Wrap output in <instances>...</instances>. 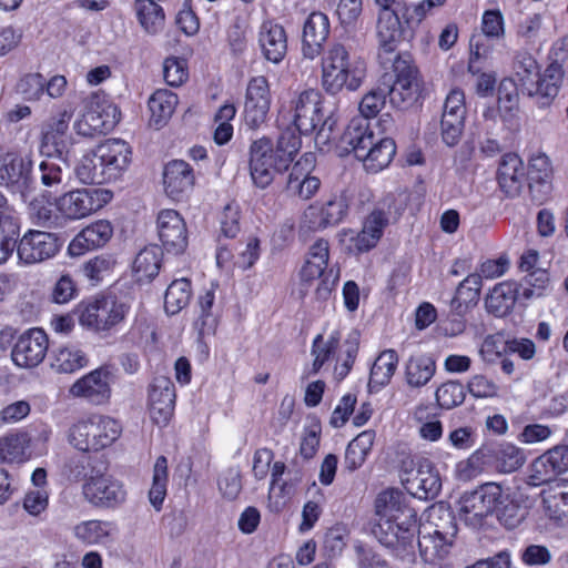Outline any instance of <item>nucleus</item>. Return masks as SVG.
Masks as SVG:
<instances>
[{
	"instance_id": "nucleus-2",
	"label": "nucleus",
	"mask_w": 568,
	"mask_h": 568,
	"mask_svg": "<svg viewBox=\"0 0 568 568\" xmlns=\"http://www.w3.org/2000/svg\"><path fill=\"white\" fill-rule=\"evenodd\" d=\"M321 54V80L326 92H353L363 85L367 75V63L351 47L333 42Z\"/></svg>"
},
{
	"instance_id": "nucleus-5",
	"label": "nucleus",
	"mask_w": 568,
	"mask_h": 568,
	"mask_svg": "<svg viewBox=\"0 0 568 568\" xmlns=\"http://www.w3.org/2000/svg\"><path fill=\"white\" fill-rule=\"evenodd\" d=\"M130 310L128 303L111 295L81 302L77 307L80 325L99 334L120 329Z\"/></svg>"
},
{
	"instance_id": "nucleus-51",
	"label": "nucleus",
	"mask_w": 568,
	"mask_h": 568,
	"mask_svg": "<svg viewBox=\"0 0 568 568\" xmlns=\"http://www.w3.org/2000/svg\"><path fill=\"white\" fill-rule=\"evenodd\" d=\"M481 280L477 273L469 274L457 287L452 307L462 314L469 305H475L480 296Z\"/></svg>"
},
{
	"instance_id": "nucleus-24",
	"label": "nucleus",
	"mask_w": 568,
	"mask_h": 568,
	"mask_svg": "<svg viewBox=\"0 0 568 568\" xmlns=\"http://www.w3.org/2000/svg\"><path fill=\"white\" fill-rule=\"evenodd\" d=\"M175 407V387L165 376L153 379L149 389L150 417L159 426H165L173 416Z\"/></svg>"
},
{
	"instance_id": "nucleus-46",
	"label": "nucleus",
	"mask_w": 568,
	"mask_h": 568,
	"mask_svg": "<svg viewBox=\"0 0 568 568\" xmlns=\"http://www.w3.org/2000/svg\"><path fill=\"white\" fill-rule=\"evenodd\" d=\"M163 251L158 245L142 248L133 262V273L138 282H150L160 272Z\"/></svg>"
},
{
	"instance_id": "nucleus-16",
	"label": "nucleus",
	"mask_w": 568,
	"mask_h": 568,
	"mask_svg": "<svg viewBox=\"0 0 568 568\" xmlns=\"http://www.w3.org/2000/svg\"><path fill=\"white\" fill-rule=\"evenodd\" d=\"M118 122L116 105L94 97L88 102L83 114L74 122L73 128L79 135L92 138L109 133Z\"/></svg>"
},
{
	"instance_id": "nucleus-57",
	"label": "nucleus",
	"mask_w": 568,
	"mask_h": 568,
	"mask_svg": "<svg viewBox=\"0 0 568 568\" xmlns=\"http://www.w3.org/2000/svg\"><path fill=\"white\" fill-rule=\"evenodd\" d=\"M514 71L523 92L540 73L537 60L529 53L517 54Z\"/></svg>"
},
{
	"instance_id": "nucleus-60",
	"label": "nucleus",
	"mask_w": 568,
	"mask_h": 568,
	"mask_svg": "<svg viewBox=\"0 0 568 568\" xmlns=\"http://www.w3.org/2000/svg\"><path fill=\"white\" fill-rule=\"evenodd\" d=\"M99 158L97 151L85 154L81 158L75 166V175L81 183L84 184H102L108 182L106 176L102 172H95V162Z\"/></svg>"
},
{
	"instance_id": "nucleus-14",
	"label": "nucleus",
	"mask_w": 568,
	"mask_h": 568,
	"mask_svg": "<svg viewBox=\"0 0 568 568\" xmlns=\"http://www.w3.org/2000/svg\"><path fill=\"white\" fill-rule=\"evenodd\" d=\"M0 186L18 193L23 202H28L34 189L31 161L16 151L0 149Z\"/></svg>"
},
{
	"instance_id": "nucleus-26",
	"label": "nucleus",
	"mask_w": 568,
	"mask_h": 568,
	"mask_svg": "<svg viewBox=\"0 0 568 568\" xmlns=\"http://www.w3.org/2000/svg\"><path fill=\"white\" fill-rule=\"evenodd\" d=\"M159 239L168 252L182 253L187 246L186 224L175 210H162L156 220Z\"/></svg>"
},
{
	"instance_id": "nucleus-4",
	"label": "nucleus",
	"mask_w": 568,
	"mask_h": 568,
	"mask_svg": "<svg viewBox=\"0 0 568 568\" xmlns=\"http://www.w3.org/2000/svg\"><path fill=\"white\" fill-rule=\"evenodd\" d=\"M359 346L358 334L353 332L339 344V334L333 332L327 338L322 334L315 336L312 343L311 355L314 357L310 374H317L326 363L336 359L334 368L337 378L347 376L357 356Z\"/></svg>"
},
{
	"instance_id": "nucleus-34",
	"label": "nucleus",
	"mask_w": 568,
	"mask_h": 568,
	"mask_svg": "<svg viewBox=\"0 0 568 568\" xmlns=\"http://www.w3.org/2000/svg\"><path fill=\"white\" fill-rule=\"evenodd\" d=\"M258 43L264 58L273 63H280L287 52V36L284 28L271 20L261 24Z\"/></svg>"
},
{
	"instance_id": "nucleus-32",
	"label": "nucleus",
	"mask_w": 568,
	"mask_h": 568,
	"mask_svg": "<svg viewBox=\"0 0 568 568\" xmlns=\"http://www.w3.org/2000/svg\"><path fill=\"white\" fill-rule=\"evenodd\" d=\"M113 235V226L106 220H98L85 226L70 242L68 251L72 256H79L87 251L104 246Z\"/></svg>"
},
{
	"instance_id": "nucleus-43",
	"label": "nucleus",
	"mask_w": 568,
	"mask_h": 568,
	"mask_svg": "<svg viewBox=\"0 0 568 568\" xmlns=\"http://www.w3.org/2000/svg\"><path fill=\"white\" fill-rule=\"evenodd\" d=\"M518 295L520 292L516 283L509 281L498 283L486 297V310L497 317H503L513 310Z\"/></svg>"
},
{
	"instance_id": "nucleus-47",
	"label": "nucleus",
	"mask_w": 568,
	"mask_h": 568,
	"mask_svg": "<svg viewBox=\"0 0 568 568\" xmlns=\"http://www.w3.org/2000/svg\"><path fill=\"white\" fill-rule=\"evenodd\" d=\"M88 364V355L75 345L60 346L52 353L51 366L59 373H74Z\"/></svg>"
},
{
	"instance_id": "nucleus-55",
	"label": "nucleus",
	"mask_w": 568,
	"mask_h": 568,
	"mask_svg": "<svg viewBox=\"0 0 568 568\" xmlns=\"http://www.w3.org/2000/svg\"><path fill=\"white\" fill-rule=\"evenodd\" d=\"M168 479V459L160 456L153 467L152 486L149 490V500L158 511L162 508L166 496Z\"/></svg>"
},
{
	"instance_id": "nucleus-37",
	"label": "nucleus",
	"mask_w": 568,
	"mask_h": 568,
	"mask_svg": "<svg viewBox=\"0 0 568 568\" xmlns=\"http://www.w3.org/2000/svg\"><path fill=\"white\" fill-rule=\"evenodd\" d=\"M395 154L396 144L393 139L375 138L365 150L363 158L358 160L363 162L368 173H378L390 164Z\"/></svg>"
},
{
	"instance_id": "nucleus-21",
	"label": "nucleus",
	"mask_w": 568,
	"mask_h": 568,
	"mask_svg": "<svg viewBox=\"0 0 568 568\" xmlns=\"http://www.w3.org/2000/svg\"><path fill=\"white\" fill-rule=\"evenodd\" d=\"M271 100L267 79L263 75L252 78L246 87L244 104V119L250 128H258L266 121Z\"/></svg>"
},
{
	"instance_id": "nucleus-11",
	"label": "nucleus",
	"mask_w": 568,
	"mask_h": 568,
	"mask_svg": "<svg viewBox=\"0 0 568 568\" xmlns=\"http://www.w3.org/2000/svg\"><path fill=\"white\" fill-rule=\"evenodd\" d=\"M329 258V245L324 239L317 240L308 252L307 260L300 272L301 292L306 294L308 290L316 285L315 293L318 298H326L336 283L337 275L332 280L325 270Z\"/></svg>"
},
{
	"instance_id": "nucleus-8",
	"label": "nucleus",
	"mask_w": 568,
	"mask_h": 568,
	"mask_svg": "<svg viewBox=\"0 0 568 568\" xmlns=\"http://www.w3.org/2000/svg\"><path fill=\"white\" fill-rule=\"evenodd\" d=\"M568 59V44L565 40L556 42L551 49L550 63L542 73L526 88L525 94L534 99L539 108L549 106L558 95L565 75Z\"/></svg>"
},
{
	"instance_id": "nucleus-33",
	"label": "nucleus",
	"mask_w": 568,
	"mask_h": 568,
	"mask_svg": "<svg viewBox=\"0 0 568 568\" xmlns=\"http://www.w3.org/2000/svg\"><path fill=\"white\" fill-rule=\"evenodd\" d=\"M526 171L524 162L515 153L504 154L500 159L497 181L500 190L510 197L517 196L524 186Z\"/></svg>"
},
{
	"instance_id": "nucleus-48",
	"label": "nucleus",
	"mask_w": 568,
	"mask_h": 568,
	"mask_svg": "<svg viewBox=\"0 0 568 568\" xmlns=\"http://www.w3.org/2000/svg\"><path fill=\"white\" fill-rule=\"evenodd\" d=\"M436 372V363L426 355L412 356L405 366V378L410 387L425 386Z\"/></svg>"
},
{
	"instance_id": "nucleus-56",
	"label": "nucleus",
	"mask_w": 568,
	"mask_h": 568,
	"mask_svg": "<svg viewBox=\"0 0 568 568\" xmlns=\"http://www.w3.org/2000/svg\"><path fill=\"white\" fill-rule=\"evenodd\" d=\"M351 197L349 191L344 190L339 193L333 194L327 202L321 205L325 221L329 226L337 225L347 215Z\"/></svg>"
},
{
	"instance_id": "nucleus-49",
	"label": "nucleus",
	"mask_w": 568,
	"mask_h": 568,
	"mask_svg": "<svg viewBox=\"0 0 568 568\" xmlns=\"http://www.w3.org/2000/svg\"><path fill=\"white\" fill-rule=\"evenodd\" d=\"M484 446L473 452L467 458L458 462L454 468L457 480L468 483L490 468Z\"/></svg>"
},
{
	"instance_id": "nucleus-7",
	"label": "nucleus",
	"mask_w": 568,
	"mask_h": 568,
	"mask_svg": "<svg viewBox=\"0 0 568 568\" xmlns=\"http://www.w3.org/2000/svg\"><path fill=\"white\" fill-rule=\"evenodd\" d=\"M293 122L302 134L314 132L320 125L316 133L315 142L317 144H326L332 140L331 132L333 121L328 118L324 119L322 95L315 89L302 91L292 101Z\"/></svg>"
},
{
	"instance_id": "nucleus-42",
	"label": "nucleus",
	"mask_w": 568,
	"mask_h": 568,
	"mask_svg": "<svg viewBox=\"0 0 568 568\" xmlns=\"http://www.w3.org/2000/svg\"><path fill=\"white\" fill-rule=\"evenodd\" d=\"M68 176V164L62 156H45L39 163L37 179L47 192H58Z\"/></svg>"
},
{
	"instance_id": "nucleus-53",
	"label": "nucleus",
	"mask_w": 568,
	"mask_h": 568,
	"mask_svg": "<svg viewBox=\"0 0 568 568\" xmlns=\"http://www.w3.org/2000/svg\"><path fill=\"white\" fill-rule=\"evenodd\" d=\"M30 438L27 433H11L0 438V462L21 463L26 459V452Z\"/></svg>"
},
{
	"instance_id": "nucleus-28",
	"label": "nucleus",
	"mask_w": 568,
	"mask_h": 568,
	"mask_svg": "<svg viewBox=\"0 0 568 568\" xmlns=\"http://www.w3.org/2000/svg\"><path fill=\"white\" fill-rule=\"evenodd\" d=\"M110 377L111 373L108 368H97L73 383L70 394L85 398L95 405L104 404L111 396Z\"/></svg>"
},
{
	"instance_id": "nucleus-39",
	"label": "nucleus",
	"mask_w": 568,
	"mask_h": 568,
	"mask_svg": "<svg viewBox=\"0 0 568 568\" xmlns=\"http://www.w3.org/2000/svg\"><path fill=\"white\" fill-rule=\"evenodd\" d=\"M214 303L215 287L212 284L211 288L205 290L197 296V317L194 322V328L201 338L213 335L216 331L219 314L214 311Z\"/></svg>"
},
{
	"instance_id": "nucleus-1",
	"label": "nucleus",
	"mask_w": 568,
	"mask_h": 568,
	"mask_svg": "<svg viewBox=\"0 0 568 568\" xmlns=\"http://www.w3.org/2000/svg\"><path fill=\"white\" fill-rule=\"evenodd\" d=\"M376 515L373 534L377 540L403 562L414 564L416 513L405 504L404 496L395 490L379 494L376 499Z\"/></svg>"
},
{
	"instance_id": "nucleus-18",
	"label": "nucleus",
	"mask_w": 568,
	"mask_h": 568,
	"mask_svg": "<svg viewBox=\"0 0 568 568\" xmlns=\"http://www.w3.org/2000/svg\"><path fill=\"white\" fill-rule=\"evenodd\" d=\"M447 526L439 528L438 526L425 525L419 530L417 546L419 555L425 562H435L444 559L450 551L454 538L457 534V527L454 518L447 514Z\"/></svg>"
},
{
	"instance_id": "nucleus-27",
	"label": "nucleus",
	"mask_w": 568,
	"mask_h": 568,
	"mask_svg": "<svg viewBox=\"0 0 568 568\" xmlns=\"http://www.w3.org/2000/svg\"><path fill=\"white\" fill-rule=\"evenodd\" d=\"M71 532L81 545L109 547L118 539L119 528L110 520L87 519L77 523Z\"/></svg>"
},
{
	"instance_id": "nucleus-50",
	"label": "nucleus",
	"mask_w": 568,
	"mask_h": 568,
	"mask_svg": "<svg viewBox=\"0 0 568 568\" xmlns=\"http://www.w3.org/2000/svg\"><path fill=\"white\" fill-rule=\"evenodd\" d=\"M375 433L373 430H364L348 444L344 462L348 470H356L364 464L373 447Z\"/></svg>"
},
{
	"instance_id": "nucleus-22",
	"label": "nucleus",
	"mask_w": 568,
	"mask_h": 568,
	"mask_svg": "<svg viewBox=\"0 0 568 568\" xmlns=\"http://www.w3.org/2000/svg\"><path fill=\"white\" fill-rule=\"evenodd\" d=\"M465 118V93L460 89H453L446 97L440 122L442 138L448 146H454L459 142Z\"/></svg>"
},
{
	"instance_id": "nucleus-59",
	"label": "nucleus",
	"mask_w": 568,
	"mask_h": 568,
	"mask_svg": "<svg viewBox=\"0 0 568 568\" xmlns=\"http://www.w3.org/2000/svg\"><path fill=\"white\" fill-rule=\"evenodd\" d=\"M45 78L40 73H28L20 78L16 91L27 101H38L44 93Z\"/></svg>"
},
{
	"instance_id": "nucleus-13",
	"label": "nucleus",
	"mask_w": 568,
	"mask_h": 568,
	"mask_svg": "<svg viewBox=\"0 0 568 568\" xmlns=\"http://www.w3.org/2000/svg\"><path fill=\"white\" fill-rule=\"evenodd\" d=\"M504 503L503 487L494 481L485 483L473 491L465 493L459 501V511L466 523L480 524Z\"/></svg>"
},
{
	"instance_id": "nucleus-15",
	"label": "nucleus",
	"mask_w": 568,
	"mask_h": 568,
	"mask_svg": "<svg viewBox=\"0 0 568 568\" xmlns=\"http://www.w3.org/2000/svg\"><path fill=\"white\" fill-rule=\"evenodd\" d=\"M19 262L36 265L55 257L62 248V242L55 233L28 230L16 242Z\"/></svg>"
},
{
	"instance_id": "nucleus-41",
	"label": "nucleus",
	"mask_w": 568,
	"mask_h": 568,
	"mask_svg": "<svg viewBox=\"0 0 568 568\" xmlns=\"http://www.w3.org/2000/svg\"><path fill=\"white\" fill-rule=\"evenodd\" d=\"M375 134L369 129L365 119L355 118L351 120L344 133L341 136V142L345 145V150L353 152L358 160L363 158L365 150L371 145L375 139Z\"/></svg>"
},
{
	"instance_id": "nucleus-19",
	"label": "nucleus",
	"mask_w": 568,
	"mask_h": 568,
	"mask_svg": "<svg viewBox=\"0 0 568 568\" xmlns=\"http://www.w3.org/2000/svg\"><path fill=\"white\" fill-rule=\"evenodd\" d=\"M568 470V446L557 445L536 457L527 470L526 483L538 487Z\"/></svg>"
},
{
	"instance_id": "nucleus-3",
	"label": "nucleus",
	"mask_w": 568,
	"mask_h": 568,
	"mask_svg": "<svg viewBox=\"0 0 568 568\" xmlns=\"http://www.w3.org/2000/svg\"><path fill=\"white\" fill-rule=\"evenodd\" d=\"M120 423L105 415L92 414L70 425L67 442L81 453H95L112 445L121 435Z\"/></svg>"
},
{
	"instance_id": "nucleus-44",
	"label": "nucleus",
	"mask_w": 568,
	"mask_h": 568,
	"mask_svg": "<svg viewBox=\"0 0 568 568\" xmlns=\"http://www.w3.org/2000/svg\"><path fill=\"white\" fill-rule=\"evenodd\" d=\"M134 12L142 30L150 34L161 33L165 27L163 8L153 0H135Z\"/></svg>"
},
{
	"instance_id": "nucleus-20",
	"label": "nucleus",
	"mask_w": 568,
	"mask_h": 568,
	"mask_svg": "<svg viewBox=\"0 0 568 568\" xmlns=\"http://www.w3.org/2000/svg\"><path fill=\"white\" fill-rule=\"evenodd\" d=\"M49 348V338L41 328H30L21 334L11 351L13 364L20 368H34L39 366Z\"/></svg>"
},
{
	"instance_id": "nucleus-38",
	"label": "nucleus",
	"mask_w": 568,
	"mask_h": 568,
	"mask_svg": "<svg viewBox=\"0 0 568 568\" xmlns=\"http://www.w3.org/2000/svg\"><path fill=\"white\" fill-rule=\"evenodd\" d=\"M379 43V58L383 53H394L400 39V22L390 8L381 9L376 27Z\"/></svg>"
},
{
	"instance_id": "nucleus-25",
	"label": "nucleus",
	"mask_w": 568,
	"mask_h": 568,
	"mask_svg": "<svg viewBox=\"0 0 568 568\" xmlns=\"http://www.w3.org/2000/svg\"><path fill=\"white\" fill-rule=\"evenodd\" d=\"M315 165L316 156L312 152L304 153L294 163L286 183V190L290 194L302 200H308L316 194L321 181L317 176L311 174Z\"/></svg>"
},
{
	"instance_id": "nucleus-58",
	"label": "nucleus",
	"mask_w": 568,
	"mask_h": 568,
	"mask_svg": "<svg viewBox=\"0 0 568 568\" xmlns=\"http://www.w3.org/2000/svg\"><path fill=\"white\" fill-rule=\"evenodd\" d=\"M526 287L520 292V296L530 300L546 295L550 288V276L545 270H535L525 276Z\"/></svg>"
},
{
	"instance_id": "nucleus-6",
	"label": "nucleus",
	"mask_w": 568,
	"mask_h": 568,
	"mask_svg": "<svg viewBox=\"0 0 568 568\" xmlns=\"http://www.w3.org/2000/svg\"><path fill=\"white\" fill-rule=\"evenodd\" d=\"M406 205V195L402 191L384 195L366 217L363 230L354 237V248L358 253L375 247L390 220L397 219Z\"/></svg>"
},
{
	"instance_id": "nucleus-30",
	"label": "nucleus",
	"mask_w": 568,
	"mask_h": 568,
	"mask_svg": "<svg viewBox=\"0 0 568 568\" xmlns=\"http://www.w3.org/2000/svg\"><path fill=\"white\" fill-rule=\"evenodd\" d=\"M329 19L323 12H312L303 26L302 52L310 60L317 58L325 49L329 36Z\"/></svg>"
},
{
	"instance_id": "nucleus-35",
	"label": "nucleus",
	"mask_w": 568,
	"mask_h": 568,
	"mask_svg": "<svg viewBox=\"0 0 568 568\" xmlns=\"http://www.w3.org/2000/svg\"><path fill=\"white\" fill-rule=\"evenodd\" d=\"M487 459L490 468L500 474H511L521 468L526 462L525 452L510 443H503L497 446L485 445Z\"/></svg>"
},
{
	"instance_id": "nucleus-31",
	"label": "nucleus",
	"mask_w": 568,
	"mask_h": 568,
	"mask_svg": "<svg viewBox=\"0 0 568 568\" xmlns=\"http://www.w3.org/2000/svg\"><path fill=\"white\" fill-rule=\"evenodd\" d=\"M195 175L187 162L173 160L164 166V191L172 200L179 201L189 194L193 189Z\"/></svg>"
},
{
	"instance_id": "nucleus-61",
	"label": "nucleus",
	"mask_w": 568,
	"mask_h": 568,
	"mask_svg": "<svg viewBox=\"0 0 568 568\" xmlns=\"http://www.w3.org/2000/svg\"><path fill=\"white\" fill-rule=\"evenodd\" d=\"M302 142L298 134L292 131L283 132L277 141L275 152L282 165L288 168L301 149Z\"/></svg>"
},
{
	"instance_id": "nucleus-64",
	"label": "nucleus",
	"mask_w": 568,
	"mask_h": 568,
	"mask_svg": "<svg viewBox=\"0 0 568 568\" xmlns=\"http://www.w3.org/2000/svg\"><path fill=\"white\" fill-rule=\"evenodd\" d=\"M187 65L184 59L166 58L163 62V77L171 87H179L187 79Z\"/></svg>"
},
{
	"instance_id": "nucleus-45",
	"label": "nucleus",
	"mask_w": 568,
	"mask_h": 568,
	"mask_svg": "<svg viewBox=\"0 0 568 568\" xmlns=\"http://www.w3.org/2000/svg\"><path fill=\"white\" fill-rule=\"evenodd\" d=\"M179 103L178 95L170 90H156L149 99L150 124L162 128L172 116Z\"/></svg>"
},
{
	"instance_id": "nucleus-9",
	"label": "nucleus",
	"mask_w": 568,
	"mask_h": 568,
	"mask_svg": "<svg viewBox=\"0 0 568 568\" xmlns=\"http://www.w3.org/2000/svg\"><path fill=\"white\" fill-rule=\"evenodd\" d=\"M399 478L405 489L418 499H434L442 490L439 473L427 458L402 460Z\"/></svg>"
},
{
	"instance_id": "nucleus-23",
	"label": "nucleus",
	"mask_w": 568,
	"mask_h": 568,
	"mask_svg": "<svg viewBox=\"0 0 568 568\" xmlns=\"http://www.w3.org/2000/svg\"><path fill=\"white\" fill-rule=\"evenodd\" d=\"M83 495L91 505L100 508H114L126 499L123 484L109 476L90 478L83 485Z\"/></svg>"
},
{
	"instance_id": "nucleus-12",
	"label": "nucleus",
	"mask_w": 568,
	"mask_h": 568,
	"mask_svg": "<svg viewBox=\"0 0 568 568\" xmlns=\"http://www.w3.org/2000/svg\"><path fill=\"white\" fill-rule=\"evenodd\" d=\"M112 197L113 193L106 189H77L59 196L55 207L63 219L77 221L94 214L111 202Z\"/></svg>"
},
{
	"instance_id": "nucleus-29",
	"label": "nucleus",
	"mask_w": 568,
	"mask_h": 568,
	"mask_svg": "<svg viewBox=\"0 0 568 568\" xmlns=\"http://www.w3.org/2000/svg\"><path fill=\"white\" fill-rule=\"evenodd\" d=\"M97 156L102 161L108 182L118 179L131 161L130 145L119 139H109L95 148Z\"/></svg>"
},
{
	"instance_id": "nucleus-62",
	"label": "nucleus",
	"mask_w": 568,
	"mask_h": 568,
	"mask_svg": "<svg viewBox=\"0 0 568 568\" xmlns=\"http://www.w3.org/2000/svg\"><path fill=\"white\" fill-rule=\"evenodd\" d=\"M436 400L442 408L450 409L465 399L464 387L458 382H447L436 389Z\"/></svg>"
},
{
	"instance_id": "nucleus-36",
	"label": "nucleus",
	"mask_w": 568,
	"mask_h": 568,
	"mask_svg": "<svg viewBox=\"0 0 568 568\" xmlns=\"http://www.w3.org/2000/svg\"><path fill=\"white\" fill-rule=\"evenodd\" d=\"M546 14L535 12L519 19L516 24L517 39L529 48L540 47L550 37V28Z\"/></svg>"
},
{
	"instance_id": "nucleus-54",
	"label": "nucleus",
	"mask_w": 568,
	"mask_h": 568,
	"mask_svg": "<svg viewBox=\"0 0 568 568\" xmlns=\"http://www.w3.org/2000/svg\"><path fill=\"white\" fill-rule=\"evenodd\" d=\"M192 296L191 282L183 277L173 281L166 288L164 307L166 313L174 315L189 305Z\"/></svg>"
},
{
	"instance_id": "nucleus-17",
	"label": "nucleus",
	"mask_w": 568,
	"mask_h": 568,
	"mask_svg": "<svg viewBox=\"0 0 568 568\" xmlns=\"http://www.w3.org/2000/svg\"><path fill=\"white\" fill-rule=\"evenodd\" d=\"M286 169L281 164L271 139L263 136L251 144L250 174L257 187H267L273 182L275 174Z\"/></svg>"
},
{
	"instance_id": "nucleus-52",
	"label": "nucleus",
	"mask_w": 568,
	"mask_h": 568,
	"mask_svg": "<svg viewBox=\"0 0 568 568\" xmlns=\"http://www.w3.org/2000/svg\"><path fill=\"white\" fill-rule=\"evenodd\" d=\"M398 365V355L394 349L383 351L371 368L369 385L382 387L389 383Z\"/></svg>"
},
{
	"instance_id": "nucleus-10",
	"label": "nucleus",
	"mask_w": 568,
	"mask_h": 568,
	"mask_svg": "<svg viewBox=\"0 0 568 568\" xmlns=\"http://www.w3.org/2000/svg\"><path fill=\"white\" fill-rule=\"evenodd\" d=\"M393 83L386 85L390 104L407 110L419 99L422 81L417 68L408 58L397 55L393 61Z\"/></svg>"
},
{
	"instance_id": "nucleus-40",
	"label": "nucleus",
	"mask_w": 568,
	"mask_h": 568,
	"mask_svg": "<svg viewBox=\"0 0 568 568\" xmlns=\"http://www.w3.org/2000/svg\"><path fill=\"white\" fill-rule=\"evenodd\" d=\"M542 510L555 521L568 517V478L557 481L541 491Z\"/></svg>"
},
{
	"instance_id": "nucleus-63",
	"label": "nucleus",
	"mask_w": 568,
	"mask_h": 568,
	"mask_svg": "<svg viewBox=\"0 0 568 568\" xmlns=\"http://www.w3.org/2000/svg\"><path fill=\"white\" fill-rule=\"evenodd\" d=\"M480 29L485 37L493 40L503 39L505 36V19L500 10H486L481 16Z\"/></svg>"
}]
</instances>
